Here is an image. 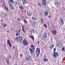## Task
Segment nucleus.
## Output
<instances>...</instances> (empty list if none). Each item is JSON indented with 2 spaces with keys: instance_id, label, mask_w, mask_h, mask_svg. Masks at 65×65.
I'll list each match as a JSON object with an SVG mask.
<instances>
[{
  "instance_id": "obj_32",
  "label": "nucleus",
  "mask_w": 65,
  "mask_h": 65,
  "mask_svg": "<svg viewBox=\"0 0 65 65\" xmlns=\"http://www.w3.org/2000/svg\"><path fill=\"white\" fill-rule=\"evenodd\" d=\"M4 8L5 9H6L7 11H8V9L6 7H5Z\"/></svg>"
},
{
  "instance_id": "obj_49",
  "label": "nucleus",
  "mask_w": 65,
  "mask_h": 65,
  "mask_svg": "<svg viewBox=\"0 0 65 65\" xmlns=\"http://www.w3.org/2000/svg\"><path fill=\"white\" fill-rule=\"evenodd\" d=\"M40 15H42V13H41L40 14Z\"/></svg>"
},
{
  "instance_id": "obj_40",
  "label": "nucleus",
  "mask_w": 65,
  "mask_h": 65,
  "mask_svg": "<svg viewBox=\"0 0 65 65\" xmlns=\"http://www.w3.org/2000/svg\"><path fill=\"white\" fill-rule=\"evenodd\" d=\"M17 20H18V21H20V18H19V17H18V19H17Z\"/></svg>"
},
{
  "instance_id": "obj_43",
  "label": "nucleus",
  "mask_w": 65,
  "mask_h": 65,
  "mask_svg": "<svg viewBox=\"0 0 65 65\" xmlns=\"http://www.w3.org/2000/svg\"><path fill=\"white\" fill-rule=\"evenodd\" d=\"M33 24H34V25L35 24H36V23H35V22L34 21L33 22Z\"/></svg>"
},
{
  "instance_id": "obj_25",
  "label": "nucleus",
  "mask_w": 65,
  "mask_h": 65,
  "mask_svg": "<svg viewBox=\"0 0 65 65\" xmlns=\"http://www.w3.org/2000/svg\"><path fill=\"white\" fill-rule=\"evenodd\" d=\"M39 55H40V52H37V57H39Z\"/></svg>"
},
{
  "instance_id": "obj_12",
  "label": "nucleus",
  "mask_w": 65,
  "mask_h": 65,
  "mask_svg": "<svg viewBox=\"0 0 65 65\" xmlns=\"http://www.w3.org/2000/svg\"><path fill=\"white\" fill-rule=\"evenodd\" d=\"M55 46V45L54 44H51V45L49 46V48L50 50H52L53 49V48Z\"/></svg>"
},
{
  "instance_id": "obj_18",
  "label": "nucleus",
  "mask_w": 65,
  "mask_h": 65,
  "mask_svg": "<svg viewBox=\"0 0 65 65\" xmlns=\"http://www.w3.org/2000/svg\"><path fill=\"white\" fill-rule=\"evenodd\" d=\"M19 41L20 42H22V40H23V38L21 36H19Z\"/></svg>"
},
{
  "instance_id": "obj_54",
  "label": "nucleus",
  "mask_w": 65,
  "mask_h": 65,
  "mask_svg": "<svg viewBox=\"0 0 65 65\" xmlns=\"http://www.w3.org/2000/svg\"><path fill=\"white\" fill-rule=\"evenodd\" d=\"M46 40H47V41L48 40V39H46Z\"/></svg>"
},
{
  "instance_id": "obj_4",
  "label": "nucleus",
  "mask_w": 65,
  "mask_h": 65,
  "mask_svg": "<svg viewBox=\"0 0 65 65\" xmlns=\"http://www.w3.org/2000/svg\"><path fill=\"white\" fill-rule=\"evenodd\" d=\"M46 37H47V34L45 33L44 32L41 38V39L42 40L44 41V40H45V38Z\"/></svg>"
},
{
  "instance_id": "obj_42",
  "label": "nucleus",
  "mask_w": 65,
  "mask_h": 65,
  "mask_svg": "<svg viewBox=\"0 0 65 65\" xmlns=\"http://www.w3.org/2000/svg\"><path fill=\"white\" fill-rule=\"evenodd\" d=\"M9 58L10 59H11V56L10 55H9Z\"/></svg>"
},
{
  "instance_id": "obj_31",
  "label": "nucleus",
  "mask_w": 65,
  "mask_h": 65,
  "mask_svg": "<svg viewBox=\"0 0 65 65\" xmlns=\"http://www.w3.org/2000/svg\"><path fill=\"white\" fill-rule=\"evenodd\" d=\"M41 23H42V24H43V22H44V20H43V19H41Z\"/></svg>"
},
{
  "instance_id": "obj_8",
  "label": "nucleus",
  "mask_w": 65,
  "mask_h": 65,
  "mask_svg": "<svg viewBox=\"0 0 65 65\" xmlns=\"http://www.w3.org/2000/svg\"><path fill=\"white\" fill-rule=\"evenodd\" d=\"M60 18V20L59 21V23L61 26H62L64 25V20H63L61 17Z\"/></svg>"
},
{
  "instance_id": "obj_22",
  "label": "nucleus",
  "mask_w": 65,
  "mask_h": 65,
  "mask_svg": "<svg viewBox=\"0 0 65 65\" xmlns=\"http://www.w3.org/2000/svg\"><path fill=\"white\" fill-rule=\"evenodd\" d=\"M16 32L17 33L15 34L16 36H18V35H20V33L19 32V31H17Z\"/></svg>"
},
{
  "instance_id": "obj_17",
  "label": "nucleus",
  "mask_w": 65,
  "mask_h": 65,
  "mask_svg": "<svg viewBox=\"0 0 65 65\" xmlns=\"http://www.w3.org/2000/svg\"><path fill=\"white\" fill-rule=\"evenodd\" d=\"M29 37L30 38H32V39H33L34 41V36H32V35H31L30 36H29Z\"/></svg>"
},
{
  "instance_id": "obj_38",
  "label": "nucleus",
  "mask_w": 65,
  "mask_h": 65,
  "mask_svg": "<svg viewBox=\"0 0 65 65\" xmlns=\"http://www.w3.org/2000/svg\"><path fill=\"white\" fill-rule=\"evenodd\" d=\"M15 4H16V5H17V4H18V2H15Z\"/></svg>"
},
{
  "instance_id": "obj_58",
  "label": "nucleus",
  "mask_w": 65,
  "mask_h": 65,
  "mask_svg": "<svg viewBox=\"0 0 65 65\" xmlns=\"http://www.w3.org/2000/svg\"><path fill=\"white\" fill-rule=\"evenodd\" d=\"M0 28H2V27H0Z\"/></svg>"
},
{
  "instance_id": "obj_33",
  "label": "nucleus",
  "mask_w": 65,
  "mask_h": 65,
  "mask_svg": "<svg viewBox=\"0 0 65 65\" xmlns=\"http://www.w3.org/2000/svg\"><path fill=\"white\" fill-rule=\"evenodd\" d=\"M20 58H22V57H23V54H20Z\"/></svg>"
},
{
  "instance_id": "obj_23",
  "label": "nucleus",
  "mask_w": 65,
  "mask_h": 65,
  "mask_svg": "<svg viewBox=\"0 0 65 65\" xmlns=\"http://www.w3.org/2000/svg\"><path fill=\"white\" fill-rule=\"evenodd\" d=\"M22 30L23 31V32L24 33H25V30H24V26H22Z\"/></svg>"
},
{
  "instance_id": "obj_47",
  "label": "nucleus",
  "mask_w": 65,
  "mask_h": 65,
  "mask_svg": "<svg viewBox=\"0 0 65 65\" xmlns=\"http://www.w3.org/2000/svg\"><path fill=\"white\" fill-rule=\"evenodd\" d=\"M13 48H14V49H15V46H14V47H13Z\"/></svg>"
},
{
  "instance_id": "obj_27",
  "label": "nucleus",
  "mask_w": 65,
  "mask_h": 65,
  "mask_svg": "<svg viewBox=\"0 0 65 65\" xmlns=\"http://www.w3.org/2000/svg\"><path fill=\"white\" fill-rule=\"evenodd\" d=\"M19 9H21V10H23L24 9V8L23 6H20L19 7Z\"/></svg>"
},
{
  "instance_id": "obj_16",
  "label": "nucleus",
  "mask_w": 65,
  "mask_h": 65,
  "mask_svg": "<svg viewBox=\"0 0 65 65\" xmlns=\"http://www.w3.org/2000/svg\"><path fill=\"white\" fill-rule=\"evenodd\" d=\"M6 63H7V64L8 65H9V64L10 62H9V59H7L6 60Z\"/></svg>"
},
{
  "instance_id": "obj_41",
  "label": "nucleus",
  "mask_w": 65,
  "mask_h": 65,
  "mask_svg": "<svg viewBox=\"0 0 65 65\" xmlns=\"http://www.w3.org/2000/svg\"><path fill=\"white\" fill-rule=\"evenodd\" d=\"M10 1L12 3H13V0H10Z\"/></svg>"
},
{
  "instance_id": "obj_57",
  "label": "nucleus",
  "mask_w": 65,
  "mask_h": 65,
  "mask_svg": "<svg viewBox=\"0 0 65 65\" xmlns=\"http://www.w3.org/2000/svg\"><path fill=\"white\" fill-rule=\"evenodd\" d=\"M2 25H4V24L3 23V24H2Z\"/></svg>"
},
{
  "instance_id": "obj_51",
  "label": "nucleus",
  "mask_w": 65,
  "mask_h": 65,
  "mask_svg": "<svg viewBox=\"0 0 65 65\" xmlns=\"http://www.w3.org/2000/svg\"><path fill=\"white\" fill-rule=\"evenodd\" d=\"M21 11H22V13L23 12V10H22Z\"/></svg>"
},
{
  "instance_id": "obj_3",
  "label": "nucleus",
  "mask_w": 65,
  "mask_h": 65,
  "mask_svg": "<svg viewBox=\"0 0 65 65\" xmlns=\"http://www.w3.org/2000/svg\"><path fill=\"white\" fill-rule=\"evenodd\" d=\"M8 4H9V7L10 8H11V9L13 10L14 9V7L12 5V3L10 2V1H8Z\"/></svg>"
},
{
  "instance_id": "obj_45",
  "label": "nucleus",
  "mask_w": 65,
  "mask_h": 65,
  "mask_svg": "<svg viewBox=\"0 0 65 65\" xmlns=\"http://www.w3.org/2000/svg\"><path fill=\"white\" fill-rule=\"evenodd\" d=\"M21 18L22 19H24V17L22 16L21 17Z\"/></svg>"
},
{
  "instance_id": "obj_35",
  "label": "nucleus",
  "mask_w": 65,
  "mask_h": 65,
  "mask_svg": "<svg viewBox=\"0 0 65 65\" xmlns=\"http://www.w3.org/2000/svg\"><path fill=\"white\" fill-rule=\"evenodd\" d=\"M37 43H38V44H39V43H40L39 41V40L37 41Z\"/></svg>"
},
{
  "instance_id": "obj_48",
  "label": "nucleus",
  "mask_w": 65,
  "mask_h": 65,
  "mask_svg": "<svg viewBox=\"0 0 65 65\" xmlns=\"http://www.w3.org/2000/svg\"><path fill=\"white\" fill-rule=\"evenodd\" d=\"M44 58H46V56H44Z\"/></svg>"
},
{
  "instance_id": "obj_21",
  "label": "nucleus",
  "mask_w": 65,
  "mask_h": 65,
  "mask_svg": "<svg viewBox=\"0 0 65 65\" xmlns=\"http://www.w3.org/2000/svg\"><path fill=\"white\" fill-rule=\"evenodd\" d=\"M43 61H44V62H45V61H48V59L47 58H44L43 59Z\"/></svg>"
},
{
  "instance_id": "obj_56",
  "label": "nucleus",
  "mask_w": 65,
  "mask_h": 65,
  "mask_svg": "<svg viewBox=\"0 0 65 65\" xmlns=\"http://www.w3.org/2000/svg\"><path fill=\"white\" fill-rule=\"evenodd\" d=\"M4 46H5V44H4Z\"/></svg>"
},
{
  "instance_id": "obj_30",
  "label": "nucleus",
  "mask_w": 65,
  "mask_h": 65,
  "mask_svg": "<svg viewBox=\"0 0 65 65\" xmlns=\"http://www.w3.org/2000/svg\"><path fill=\"white\" fill-rule=\"evenodd\" d=\"M34 29H32L30 30V32L31 33H34Z\"/></svg>"
},
{
  "instance_id": "obj_28",
  "label": "nucleus",
  "mask_w": 65,
  "mask_h": 65,
  "mask_svg": "<svg viewBox=\"0 0 65 65\" xmlns=\"http://www.w3.org/2000/svg\"><path fill=\"white\" fill-rule=\"evenodd\" d=\"M43 26L44 27H45V28H47V26L46 24L45 23L44 24Z\"/></svg>"
},
{
  "instance_id": "obj_62",
  "label": "nucleus",
  "mask_w": 65,
  "mask_h": 65,
  "mask_svg": "<svg viewBox=\"0 0 65 65\" xmlns=\"http://www.w3.org/2000/svg\"><path fill=\"white\" fill-rule=\"evenodd\" d=\"M55 29V28H53V29Z\"/></svg>"
},
{
  "instance_id": "obj_44",
  "label": "nucleus",
  "mask_w": 65,
  "mask_h": 65,
  "mask_svg": "<svg viewBox=\"0 0 65 65\" xmlns=\"http://www.w3.org/2000/svg\"><path fill=\"white\" fill-rule=\"evenodd\" d=\"M32 19H33V20H34V17H32L31 18Z\"/></svg>"
},
{
  "instance_id": "obj_24",
  "label": "nucleus",
  "mask_w": 65,
  "mask_h": 65,
  "mask_svg": "<svg viewBox=\"0 0 65 65\" xmlns=\"http://www.w3.org/2000/svg\"><path fill=\"white\" fill-rule=\"evenodd\" d=\"M15 40H16V42H18L19 41V38L18 37H16L15 38Z\"/></svg>"
},
{
  "instance_id": "obj_5",
  "label": "nucleus",
  "mask_w": 65,
  "mask_h": 65,
  "mask_svg": "<svg viewBox=\"0 0 65 65\" xmlns=\"http://www.w3.org/2000/svg\"><path fill=\"white\" fill-rule=\"evenodd\" d=\"M55 5L57 7H60L61 5V3L58 1H56L55 3Z\"/></svg>"
},
{
  "instance_id": "obj_36",
  "label": "nucleus",
  "mask_w": 65,
  "mask_h": 65,
  "mask_svg": "<svg viewBox=\"0 0 65 65\" xmlns=\"http://www.w3.org/2000/svg\"><path fill=\"white\" fill-rule=\"evenodd\" d=\"M7 25L6 24H4V25L3 26L4 27H7Z\"/></svg>"
},
{
  "instance_id": "obj_61",
  "label": "nucleus",
  "mask_w": 65,
  "mask_h": 65,
  "mask_svg": "<svg viewBox=\"0 0 65 65\" xmlns=\"http://www.w3.org/2000/svg\"><path fill=\"white\" fill-rule=\"evenodd\" d=\"M3 6H4V5H3Z\"/></svg>"
},
{
  "instance_id": "obj_50",
  "label": "nucleus",
  "mask_w": 65,
  "mask_h": 65,
  "mask_svg": "<svg viewBox=\"0 0 65 65\" xmlns=\"http://www.w3.org/2000/svg\"><path fill=\"white\" fill-rule=\"evenodd\" d=\"M21 32V31H20V30L19 29V32Z\"/></svg>"
},
{
  "instance_id": "obj_9",
  "label": "nucleus",
  "mask_w": 65,
  "mask_h": 65,
  "mask_svg": "<svg viewBox=\"0 0 65 65\" xmlns=\"http://www.w3.org/2000/svg\"><path fill=\"white\" fill-rule=\"evenodd\" d=\"M56 45L60 48H62L63 46V44H62V43H59L57 42L56 43Z\"/></svg>"
},
{
  "instance_id": "obj_7",
  "label": "nucleus",
  "mask_w": 65,
  "mask_h": 65,
  "mask_svg": "<svg viewBox=\"0 0 65 65\" xmlns=\"http://www.w3.org/2000/svg\"><path fill=\"white\" fill-rule=\"evenodd\" d=\"M23 44L24 46H26L28 45V41L26 39H24V40H23Z\"/></svg>"
},
{
  "instance_id": "obj_46",
  "label": "nucleus",
  "mask_w": 65,
  "mask_h": 65,
  "mask_svg": "<svg viewBox=\"0 0 65 65\" xmlns=\"http://www.w3.org/2000/svg\"><path fill=\"white\" fill-rule=\"evenodd\" d=\"M47 17H48V18H51V17L50 16H49V15H48Z\"/></svg>"
},
{
  "instance_id": "obj_2",
  "label": "nucleus",
  "mask_w": 65,
  "mask_h": 65,
  "mask_svg": "<svg viewBox=\"0 0 65 65\" xmlns=\"http://www.w3.org/2000/svg\"><path fill=\"white\" fill-rule=\"evenodd\" d=\"M32 61V58L31 57V56L27 55L26 57V59H25V62L27 61L28 63H30L31 61Z\"/></svg>"
},
{
  "instance_id": "obj_11",
  "label": "nucleus",
  "mask_w": 65,
  "mask_h": 65,
  "mask_svg": "<svg viewBox=\"0 0 65 65\" xmlns=\"http://www.w3.org/2000/svg\"><path fill=\"white\" fill-rule=\"evenodd\" d=\"M32 13L31 11H29V12H27V14L28 16H29L30 17V16H31V15H32Z\"/></svg>"
},
{
  "instance_id": "obj_6",
  "label": "nucleus",
  "mask_w": 65,
  "mask_h": 65,
  "mask_svg": "<svg viewBox=\"0 0 65 65\" xmlns=\"http://www.w3.org/2000/svg\"><path fill=\"white\" fill-rule=\"evenodd\" d=\"M53 35H57V31L56 29H53L51 31Z\"/></svg>"
},
{
  "instance_id": "obj_15",
  "label": "nucleus",
  "mask_w": 65,
  "mask_h": 65,
  "mask_svg": "<svg viewBox=\"0 0 65 65\" xmlns=\"http://www.w3.org/2000/svg\"><path fill=\"white\" fill-rule=\"evenodd\" d=\"M31 47L32 48V50H33V51H34V50H35V46L34 45L31 44L30 45Z\"/></svg>"
},
{
  "instance_id": "obj_10",
  "label": "nucleus",
  "mask_w": 65,
  "mask_h": 65,
  "mask_svg": "<svg viewBox=\"0 0 65 65\" xmlns=\"http://www.w3.org/2000/svg\"><path fill=\"white\" fill-rule=\"evenodd\" d=\"M46 0H42V5H44L46 6Z\"/></svg>"
},
{
  "instance_id": "obj_39",
  "label": "nucleus",
  "mask_w": 65,
  "mask_h": 65,
  "mask_svg": "<svg viewBox=\"0 0 65 65\" xmlns=\"http://www.w3.org/2000/svg\"><path fill=\"white\" fill-rule=\"evenodd\" d=\"M38 4L39 6H40V7L41 6V4H39V2L38 3Z\"/></svg>"
},
{
  "instance_id": "obj_59",
  "label": "nucleus",
  "mask_w": 65,
  "mask_h": 65,
  "mask_svg": "<svg viewBox=\"0 0 65 65\" xmlns=\"http://www.w3.org/2000/svg\"><path fill=\"white\" fill-rule=\"evenodd\" d=\"M48 26H49V24L48 23Z\"/></svg>"
},
{
  "instance_id": "obj_29",
  "label": "nucleus",
  "mask_w": 65,
  "mask_h": 65,
  "mask_svg": "<svg viewBox=\"0 0 65 65\" xmlns=\"http://www.w3.org/2000/svg\"><path fill=\"white\" fill-rule=\"evenodd\" d=\"M23 22H24L25 24H26L27 23V21L25 20H23Z\"/></svg>"
},
{
  "instance_id": "obj_1",
  "label": "nucleus",
  "mask_w": 65,
  "mask_h": 65,
  "mask_svg": "<svg viewBox=\"0 0 65 65\" xmlns=\"http://www.w3.org/2000/svg\"><path fill=\"white\" fill-rule=\"evenodd\" d=\"M56 47H55L53 49L54 52L53 53V55L52 56L54 58H56L59 56L58 53V52H56Z\"/></svg>"
},
{
  "instance_id": "obj_52",
  "label": "nucleus",
  "mask_w": 65,
  "mask_h": 65,
  "mask_svg": "<svg viewBox=\"0 0 65 65\" xmlns=\"http://www.w3.org/2000/svg\"><path fill=\"white\" fill-rule=\"evenodd\" d=\"M1 22H3V20H1Z\"/></svg>"
},
{
  "instance_id": "obj_14",
  "label": "nucleus",
  "mask_w": 65,
  "mask_h": 65,
  "mask_svg": "<svg viewBox=\"0 0 65 65\" xmlns=\"http://www.w3.org/2000/svg\"><path fill=\"white\" fill-rule=\"evenodd\" d=\"M44 15L46 17H47V15H48V12H47V11H44Z\"/></svg>"
},
{
  "instance_id": "obj_60",
  "label": "nucleus",
  "mask_w": 65,
  "mask_h": 65,
  "mask_svg": "<svg viewBox=\"0 0 65 65\" xmlns=\"http://www.w3.org/2000/svg\"><path fill=\"white\" fill-rule=\"evenodd\" d=\"M26 18H27V16L26 15Z\"/></svg>"
},
{
  "instance_id": "obj_37",
  "label": "nucleus",
  "mask_w": 65,
  "mask_h": 65,
  "mask_svg": "<svg viewBox=\"0 0 65 65\" xmlns=\"http://www.w3.org/2000/svg\"><path fill=\"white\" fill-rule=\"evenodd\" d=\"M5 15L6 17H8V15H7V14L5 13Z\"/></svg>"
},
{
  "instance_id": "obj_20",
  "label": "nucleus",
  "mask_w": 65,
  "mask_h": 65,
  "mask_svg": "<svg viewBox=\"0 0 65 65\" xmlns=\"http://www.w3.org/2000/svg\"><path fill=\"white\" fill-rule=\"evenodd\" d=\"M36 52L37 53H40V49L37 48L36 49Z\"/></svg>"
},
{
  "instance_id": "obj_26",
  "label": "nucleus",
  "mask_w": 65,
  "mask_h": 65,
  "mask_svg": "<svg viewBox=\"0 0 65 65\" xmlns=\"http://www.w3.org/2000/svg\"><path fill=\"white\" fill-rule=\"evenodd\" d=\"M29 50L30 51L31 53H32L33 52V50H32L31 48H29Z\"/></svg>"
},
{
  "instance_id": "obj_19",
  "label": "nucleus",
  "mask_w": 65,
  "mask_h": 65,
  "mask_svg": "<svg viewBox=\"0 0 65 65\" xmlns=\"http://www.w3.org/2000/svg\"><path fill=\"white\" fill-rule=\"evenodd\" d=\"M23 2L22 4L23 5L25 4H26V3H28V2L26 0H24V1H23Z\"/></svg>"
},
{
  "instance_id": "obj_13",
  "label": "nucleus",
  "mask_w": 65,
  "mask_h": 65,
  "mask_svg": "<svg viewBox=\"0 0 65 65\" xmlns=\"http://www.w3.org/2000/svg\"><path fill=\"white\" fill-rule=\"evenodd\" d=\"M7 43H8L10 47H11V44L10 43V40H8L7 41Z\"/></svg>"
},
{
  "instance_id": "obj_53",
  "label": "nucleus",
  "mask_w": 65,
  "mask_h": 65,
  "mask_svg": "<svg viewBox=\"0 0 65 65\" xmlns=\"http://www.w3.org/2000/svg\"><path fill=\"white\" fill-rule=\"evenodd\" d=\"M29 23H31V21H29Z\"/></svg>"
},
{
  "instance_id": "obj_34",
  "label": "nucleus",
  "mask_w": 65,
  "mask_h": 65,
  "mask_svg": "<svg viewBox=\"0 0 65 65\" xmlns=\"http://www.w3.org/2000/svg\"><path fill=\"white\" fill-rule=\"evenodd\" d=\"M62 51H65V49H64V47H63L62 48Z\"/></svg>"
},
{
  "instance_id": "obj_55",
  "label": "nucleus",
  "mask_w": 65,
  "mask_h": 65,
  "mask_svg": "<svg viewBox=\"0 0 65 65\" xmlns=\"http://www.w3.org/2000/svg\"><path fill=\"white\" fill-rule=\"evenodd\" d=\"M21 1H24V0H21Z\"/></svg>"
}]
</instances>
